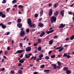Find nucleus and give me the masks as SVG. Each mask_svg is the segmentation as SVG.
<instances>
[{
    "label": "nucleus",
    "instance_id": "nucleus-1",
    "mask_svg": "<svg viewBox=\"0 0 74 74\" xmlns=\"http://www.w3.org/2000/svg\"><path fill=\"white\" fill-rule=\"evenodd\" d=\"M51 23H53V22L56 21V17L55 16H52L51 18Z\"/></svg>",
    "mask_w": 74,
    "mask_h": 74
},
{
    "label": "nucleus",
    "instance_id": "nucleus-2",
    "mask_svg": "<svg viewBox=\"0 0 74 74\" xmlns=\"http://www.w3.org/2000/svg\"><path fill=\"white\" fill-rule=\"evenodd\" d=\"M56 50H58V49H59L58 51H59L60 52H62V51L64 49V48L62 47H59L56 48Z\"/></svg>",
    "mask_w": 74,
    "mask_h": 74
},
{
    "label": "nucleus",
    "instance_id": "nucleus-3",
    "mask_svg": "<svg viewBox=\"0 0 74 74\" xmlns=\"http://www.w3.org/2000/svg\"><path fill=\"white\" fill-rule=\"evenodd\" d=\"M25 31H21L20 33V36L22 37H23V36H25Z\"/></svg>",
    "mask_w": 74,
    "mask_h": 74
},
{
    "label": "nucleus",
    "instance_id": "nucleus-4",
    "mask_svg": "<svg viewBox=\"0 0 74 74\" xmlns=\"http://www.w3.org/2000/svg\"><path fill=\"white\" fill-rule=\"evenodd\" d=\"M65 26L66 24H63V23L61 24L60 26L59 27V29H62L63 28V27H64Z\"/></svg>",
    "mask_w": 74,
    "mask_h": 74
},
{
    "label": "nucleus",
    "instance_id": "nucleus-5",
    "mask_svg": "<svg viewBox=\"0 0 74 74\" xmlns=\"http://www.w3.org/2000/svg\"><path fill=\"white\" fill-rule=\"evenodd\" d=\"M0 26H1L2 29H5L6 27V25H4V24H3V23H0Z\"/></svg>",
    "mask_w": 74,
    "mask_h": 74
},
{
    "label": "nucleus",
    "instance_id": "nucleus-6",
    "mask_svg": "<svg viewBox=\"0 0 74 74\" xmlns=\"http://www.w3.org/2000/svg\"><path fill=\"white\" fill-rule=\"evenodd\" d=\"M44 26V24L42 23H39L38 25V26L39 27L42 28Z\"/></svg>",
    "mask_w": 74,
    "mask_h": 74
},
{
    "label": "nucleus",
    "instance_id": "nucleus-7",
    "mask_svg": "<svg viewBox=\"0 0 74 74\" xmlns=\"http://www.w3.org/2000/svg\"><path fill=\"white\" fill-rule=\"evenodd\" d=\"M25 60H26V59L25 58H23L22 59H21L19 61V63H24V61H25Z\"/></svg>",
    "mask_w": 74,
    "mask_h": 74
},
{
    "label": "nucleus",
    "instance_id": "nucleus-8",
    "mask_svg": "<svg viewBox=\"0 0 74 74\" xmlns=\"http://www.w3.org/2000/svg\"><path fill=\"white\" fill-rule=\"evenodd\" d=\"M27 23L28 25H31L32 24V21L30 18H28L27 21Z\"/></svg>",
    "mask_w": 74,
    "mask_h": 74
},
{
    "label": "nucleus",
    "instance_id": "nucleus-9",
    "mask_svg": "<svg viewBox=\"0 0 74 74\" xmlns=\"http://www.w3.org/2000/svg\"><path fill=\"white\" fill-rule=\"evenodd\" d=\"M25 51L26 52H29L31 51V47H28L26 48Z\"/></svg>",
    "mask_w": 74,
    "mask_h": 74
},
{
    "label": "nucleus",
    "instance_id": "nucleus-10",
    "mask_svg": "<svg viewBox=\"0 0 74 74\" xmlns=\"http://www.w3.org/2000/svg\"><path fill=\"white\" fill-rule=\"evenodd\" d=\"M52 10L51 9H50L49 13V16H52Z\"/></svg>",
    "mask_w": 74,
    "mask_h": 74
},
{
    "label": "nucleus",
    "instance_id": "nucleus-11",
    "mask_svg": "<svg viewBox=\"0 0 74 74\" xmlns=\"http://www.w3.org/2000/svg\"><path fill=\"white\" fill-rule=\"evenodd\" d=\"M64 10H63L62 11H61L60 15H62V17H64Z\"/></svg>",
    "mask_w": 74,
    "mask_h": 74
},
{
    "label": "nucleus",
    "instance_id": "nucleus-12",
    "mask_svg": "<svg viewBox=\"0 0 74 74\" xmlns=\"http://www.w3.org/2000/svg\"><path fill=\"white\" fill-rule=\"evenodd\" d=\"M17 53H22V52H25V50L24 49L21 50H18L17 51Z\"/></svg>",
    "mask_w": 74,
    "mask_h": 74
},
{
    "label": "nucleus",
    "instance_id": "nucleus-13",
    "mask_svg": "<svg viewBox=\"0 0 74 74\" xmlns=\"http://www.w3.org/2000/svg\"><path fill=\"white\" fill-rule=\"evenodd\" d=\"M17 25L18 28H21L22 26V24H21V23H18Z\"/></svg>",
    "mask_w": 74,
    "mask_h": 74
},
{
    "label": "nucleus",
    "instance_id": "nucleus-14",
    "mask_svg": "<svg viewBox=\"0 0 74 74\" xmlns=\"http://www.w3.org/2000/svg\"><path fill=\"white\" fill-rule=\"evenodd\" d=\"M45 32H42L41 34V35H40L39 36L40 37H42L45 34Z\"/></svg>",
    "mask_w": 74,
    "mask_h": 74
},
{
    "label": "nucleus",
    "instance_id": "nucleus-15",
    "mask_svg": "<svg viewBox=\"0 0 74 74\" xmlns=\"http://www.w3.org/2000/svg\"><path fill=\"white\" fill-rule=\"evenodd\" d=\"M71 73V71H70V70H67L66 71V73H67V74H70Z\"/></svg>",
    "mask_w": 74,
    "mask_h": 74
},
{
    "label": "nucleus",
    "instance_id": "nucleus-16",
    "mask_svg": "<svg viewBox=\"0 0 74 74\" xmlns=\"http://www.w3.org/2000/svg\"><path fill=\"white\" fill-rule=\"evenodd\" d=\"M43 56L44 55H43V54H42L39 55V58L40 60H42V58H43Z\"/></svg>",
    "mask_w": 74,
    "mask_h": 74
},
{
    "label": "nucleus",
    "instance_id": "nucleus-17",
    "mask_svg": "<svg viewBox=\"0 0 74 74\" xmlns=\"http://www.w3.org/2000/svg\"><path fill=\"white\" fill-rule=\"evenodd\" d=\"M18 73L19 74H22L23 73V71L21 70H19L18 71Z\"/></svg>",
    "mask_w": 74,
    "mask_h": 74
},
{
    "label": "nucleus",
    "instance_id": "nucleus-18",
    "mask_svg": "<svg viewBox=\"0 0 74 74\" xmlns=\"http://www.w3.org/2000/svg\"><path fill=\"white\" fill-rule=\"evenodd\" d=\"M38 43H41V41H42V40H41V39L40 38H39L38 40Z\"/></svg>",
    "mask_w": 74,
    "mask_h": 74
},
{
    "label": "nucleus",
    "instance_id": "nucleus-19",
    "mask_svg": "<svg viewBox=\"0 0 74 74\" xmlns=\"http://www.w3.org/2000/svg\"><path fill=\"white\" fill-rule=\"evenodd\" d=\"M53 42V40H50V41L49 42V44L50 45H51L52 44Z\"/></svg>",
    "mask_w": 74,
    "mask_h": 74
},
{
    "label": "nucleus",
    "instance_id": "nucleus-20",
    "mask_svg": "<svg viewBox=\"0 0 74 74\" xmlns=\"http://www.w3.org/2000/svg\"><path fill=\"white\" fill-rule=\"evenodd\" d=\"M21 21H22V19H21L18 18L17 21L18 23H20Z\"/></svg>",
    "mask_w": 74,
    "mask_h": 74
},
{
    "label": "nucleus",
    "instance_id": "nucleus-21",
    "mask_svg": "<svg viewBox=\"0 0 74 74\" xmlns=\"http://www.w3.org/2000/svg\"><path fill=\"white\" fill-rule=\"evenodd\" d=\"M69 69H68V68L67 67H64L63 68V70H64V71H67Z\"/></svg>",
    "mask_w": 74,
    "mask_h": 74
},
{
    "label": "nucleus",
    "instance_id": "nucleus-22",
    "mask_svg": "<svg viewBox=\"0 0 74 74\" xmlns=\"http://www.w3.org/2000/svg\"><path fill=\"white\" fill-rule=\"evenodd\" d=\"M58 11H56V12H55L54 13V15L55 16H57V15L58 14Z\"/></svg>",
    "mask_w": 74,
    "mask_h": 74
},
{
    "label": "nucleus",
    "instance_id": "nucleus-23",
    "mask_svg": "<svg viewBox=\"0 0 74 74\" xmlns=\"http://www.w3.org/2000/svg\"><path fill=\"white\" fill-rule=\"evenodd\" d=\"M25 58H29L30 57V56L27 55V54H25Z\"/></svg>",
    "mask_w": 74,
    "mask_h": 74
},
{
    "label": "nucleus",
    "instance_id": "nucleus-24",
    "mask_svg": "<svg viewBox=\"0 0 74 74\" xmlns=\"http://www.w3.org/2000/svg\"><path fill=\"white\" fill-rule=\"evenodd\" d=\"M53 66H54V70H55V69H57V65L56 64H54Z\"/></svg>",
    "mask_w": 74,
    "mask_h": 74
},
{
    "label": "nucleus",
    "instance_id": "nucleus-25",
    "mask_svg": "<svg viewBox=\"0 0 74 74\" xmlns=\"http://www.w3.org/2000/svg\"><path fill=\"white\" fill-rule=\"evenodd\" d=\"M74 38V35H73L72 36L71 38H70V39L71 40H73Z\"/></svg>",
    "mask_w": 74,
    "mask_h": 74
},
{
    "label": "nucleus",
    "instance_id": "nucleus-26",
    "mask_svg": "<svg viewBox=\"0 0 74 74\" xmlns=\"http://www.w3.org/2000/svg\"><path fill=\"white\" fill-rule=\"evenodd\" d=\"M41 49H42L41 47L40 46L38 48V51H41Z\"/></svg>",
    "mask_w": 74,
    "mask_h": 74
},
{
    "label": "nucleus",
    "instance_id": "nucleus-27",
    "mask_svg": "<svg viewBox=\"0 0 74 74\" xmlns=\"http://www.w3.org/2000/svg\"><path fill=\"white\" fill-rule=\"evenodd\" d=\"M16 1H17L16 0H13V1H12V3L13 4H15V3H16Z\"/></svg>",
    "mask_w": 74,
    "mask_h": 74
},
{
    "label": "nucleus",
    "instance_id": "nucleus-28",
    "mask_svg": "<svg viewBox=\"0 0 74 74\" xmlns=\"http://www.w3.org/2000/svg\"><path fill=\"white\" fill-rule=\"evenodd\" d=\"M1 16L2 17V18H5V14H3L2 15V16Z\"/></svg>",
    "mask_w": 74,
    "mask_h": 74
},
{
    "label": "nucleus",
    "instance_id": "nucleus-29",
    "mask_svg": "<svg viewBox=\"0 0 74 74\" xmlns=\"http://www.w3.org/2000/svg\"><path fill=\"white\" fill-rule=\"evenodd\" d=\"M51 58H55V54H54L51 56Z\"/></svg>",
    "mask_w": 74,
    "mask_h": 74
},
{
    "label": "nucleus",
    "instance_id": "nucleus-30",
    "mask_svg": "<svg viewBox=\"0 0 74 74\" xmlns=\"http://www.w3.org/2000/svg\"><path fill=\"white\" fill-rule=\"evenodd\" d=\"M44 72L45 73L47 72H49V69H45L44 70Z\"/></svg>",
    "mask_w": 74,
    "mask_h": 74
},
{
    "label": "nucleus",
    "instance_id": "nucleus-31",
    "mask_svg": "<svg viewBox=\"0 0 74 74\" xmlns=\"http://www.w3.org/2000/svg\"><path fill=\"white\" fill-rule=\"evenodd\" d=\"M57 63H58V66H60L62 64L60 61H57Z\"/></svg>",
    "mask_w": 74,
    "mask_h": 74
},
{
    "label": "nucleus",
    "instance_id": "nucleus-32",
    "mask_svg": "<svg viewBox=\"0 0 74 74\" xmlns=\"http://www.w3.org/2000/svg\"><path fill=\"white\" fill-rule=\"evenodd\" d=\"M18 8H22V7H23V6L22 5H19L18 6Z\"/></svg>",
    "mask_w": 74,
    "mask_h": 74
},
{
    "label": "nucleus",
    "instance_id": "nucleus-33",
    "mask_svg": "<svg viewBox=\"0 0 74 74\" xmlns=\"http://www.w3.org/2000/svg\"><path fill=\"white\" fill-rule=\"evenodd\" d=\"M8 53V51H5V52H4L5 55H7Z\"/></svg>",
    "mask_w": 74,
    "mask_h": 74
},
{
    "label": "nucleus",
    "instance_id": "nucleus-34",
    "mask_svg": "<svg viewBox=\"0 0 74 74\" xmlns=\"http://www.w3.org/2000/svg\"><path fill=\"white\" fill-rule=\"evenodd\" d=\"M26 32L27 33H29V32H30V29H29L28 28L26 30Z\"/></svg>",
    "mask_w": 74,
    "mask_h": 74
},
{
    "label": "nucleus",
    "instance_id": "nucleus-35",
    "mask_svg": "<svg viewBox=\"0 0 74 74\" xmlns=\"http://www.w3.org/2000/svg\"><path fill=\"white\" fill-rule=\"evenodd\" d=\"M67 56V53H64V55H63L62 56L64 57L65 56V57H66Z\"/></svg>",
    "mask_w": 74,
    "mask_h": 74
},
{
    "label": "nucleus",
    "instance_id": "nucleus-36",
    "mask_svg": "<svg viewBox=\"0 0 74 74\" xmlns=\"http://www.w3.org/2000/svg\"><path fill=\"white\" fill-rule=\"evenodd\" d=\"M38 45V43H34V47H36Z\"/></svg>",
    "mask_w": 74,
    "mask_h": 74
},
{
    "label": "nucleus",
    "instance_id": "nucleus-37",
    "mask_svg": "<svg viewBox=\"0 0 74 74\" xmlns=\"http://www.w3.org/2000/svg\"><path fill=\"white\" fill-rule=\"evenodd\" d=\"M40 14L41 16H42V15L43 14V10H42L40 11Z\"/></svg>",
    "mask_w": 74,
    "mask_h": 74
},
{
    "label": "nucleus",
    "instance_id": "nucleus-38",
    "mask_svg": "<svg viewBox=\"0 0 74 74\" xmlns=\"http://www.w3.org/2000/svg\"><path fill=\"white\" fill-rule=\"evenodd\" d=\"M40 67L41 68H44V67H45V65L43 64V65H41L40 66Z\"/></svg>",
    "mask_w": 74,
    "mask_h": 74
},
{
    "label": "nucleus",
    "instance_id": "nucleus-39",
    "mask_svg": "<svg viewBox=\"0 0 74 74\" xmlns=\"http://www.w3.org/2000/svg\"><path fill=\"white\" fill-rule=\"evenodd\" d=\"M68 14L69 15H73V13L72 12H69Z\"/></svg>",
    "mask_w": 74,
    "mask_h": 74
},
{
    "label": "nucleus",
    "instance_id": "nucleus-40",
    "mask_svg": "<svg viewBox=\"0 0 74 74\" xmlns=\"http://www.w3.org/2000/svg\"><path fill=\"white\" fill-rule=\"evenodd\" d=\"M38 14H35L34 15V16L35 17V18H37V17H38Z\"/></svg>",
    "mask_w": 74,
    "mask_h": 74
},
{
    "label": "nucleus",
    "instance_id": "nucleus-41",
    "mask_svg": "<svg viewBox=\"0 0 74 74\" xmlns=\"http://www.w3.org/2000/svg\"><path fill=\"white\" fill-rule=\"evenodd\" d=\"M45 58L46 59L48 60V59H49V57H48V56H45Z\"/></svg>",
    "mask_w": 74,
    "mask_h": 74
},
{
    "label": "nucleus",
    "instance_id": "nucleus-42",
    "mask_svg": "<svg viewBox=\"0 0 74 74\" xmlns=\"http://www.w3.org/2000/svg\"><path fill=\"white\" fill-rule=\"evenodd\" d=\"M23 30H24V28H23V27H21V32H24V31H23Z\"/></svg>",
    "mask_w": 74,
    "mask_h": 74
},
{
    "label": "nucleus",
    "instance_id": "nucleus-43",
    "mask_svg": "<svg viewBox=\"0 0 74 74\" xmlns=\"http://www.w3.org/2000/svg\"><path fill=\"white\" fill-rule=\"evenodd\" d=\"M10 8H8L6 9V11L8 12H9V11L10 10Z\"/></svg>",
    "mask_w": 74,
    "mask_h": 74
},
{
    "label": "nucleus",
    "instance_id": "nucleus-44",
    "mask_svg": "<svg viewBox=\"0 0 74 74\" xmlns=\"http://www.w3.org/2000/svg\"><path fill=\"white\" fill-rule=\"evenodd\" d=\"M58 3H56V4H55L53 7L55 8H56V5H57V4H58Z\"/></svg>",
    "mask_w": 74,
    "mask_h": 74
},
{
    "label": "nucleus",
    "instance_id": "nucleus-45",
    "mask_svg": "<svg viewBox=\"0 0 74 74\" xmlns=\"http://www.w3.org/2000/svg\"><path fill=\"white\" fill-rule=\"evenodd\" d=\"M6 3V1H5V0H3L2 1V3L3 4H5Z\"/></svg>",
    "mask_w": 74,
    "mask_h": 74
},
{
    "label": "nucleus",
    "instance_id": "nucleus-46",
    "mask_svg": "<svg viewBox=\"0 0 74 74\" xmlns=\"http://www.w3.org/2000/svg\"><path fill=\"white\" fill-rule=\"evenodd\" d=\"M66 57H67V58H68V59H69V58H71V56L69 55H67Z\"/></svg>",
    "mask_w": 74,
    "mask_h": 74
},
{
    "label": "nucleus",
    "instance_id": "nucleus-47",
    "mask_svg": "<svg viewBox=\"0 0 74 74\" xmlns=\"http://www.w3.org/2000/svg\"><path fill=\"white\" fill-rule=\"evenodd\" d=\"M5 70V68H3L1 69V71H4Z\"/></svg>",
    "mask_w": 74,
    "mask_h": 74
},
{
    "label": "nucleus",
    "instance_id": "nucleus-48",
    "mask_svg": "<svg viewBox=\"0 0 74 74\" xmlns=\"http://www.w3.org/2000/svg\"><path fill=\"white\" fill-rule=\"evenodd\" d=\"M62 55L60 54V55H58L57 56V57H58V58H60V57H62Z\"/></svg>",
    "mask_w": 74,
    "mask_h": 74
},
{
    "label": "nucleus",
    "instance_id": "nucleus-49",
    "mask_svg": "<svg viewBox=\"0 0 74 74\" xmlns=\"http://www.w3.org/2000/svg\"><path fill=\"white\" fill-rule=\"evenodd\" d=\"M36 26V24H34L32 25V27H34L35 28Z\"/></svg>",
    "mask_w": 74,
    "mask_h": 74
},
{
    "label": "nucleus",
    "instance_id": "nucleus-50",
    "mask_svg": "<svg viewBox=\"0 0 74 74\" xmlns=\"http://www.w3.org/2000/svg\"><path fill=\"white\" fill-rule=\"evenodd\" d=\"M22 43H20L19 44V45L20 46V47H23V45H22Z\"/></svg>",
    "mask_w": 74,
    "mask_h": 74
},
{
    "label": "nucleus",
    "instance_id": "nucleus-51",
    "mask_svg": "<svg viewBox=\"0 0 74 74\" xmlns=\"http://www.w3.org/2000/svg\"><path fill=\"white\" fill-rule=\"evenodd\" d=\"M52 52V50L49 51L48 53L49 55H50V54H51V53Z\"/></svg>",
    "mask_w": 74,
    "mask_h": 74
},
{
    "label": "nucleus",
    "instance_id": "nucleus-52",
    "mask_svg": "<svg viewBox=\"0 0 74 74\" xmlns=\"http://www.w3.org/2000/svg\"><path fill=\"white\" fill-rule=\"evenodd\" d=\"M40 60V58H37V59L36 60V62H39V60Z\"/></svg>",
    "mask_w": 74,
    "mask_h": 74
},
{
    "label": "nucleus",
    "instance_id": "nucleus-53",
    "mask_svg": "<svg viewBox=\"0 0 74 74\" xmlns=\"http://www.w3.org/2000/svg\"><path fill=\"white\" fill-rule=\"evenodd\" d=\"M11 74H14V73H15V72H14V71H11Z\"/></svg>",
    "mask_w": 74,
    "mask_h": 74
},
{
    "label": "nucleus",
    "instance_id": "nucleus-54",
    "mask_svg": "<svg viewBox=\"0 0 74 74\" xmlns=\"http://www.w3.org/2000/svg\"><path fill=\"white\" fill-rule=\"evenodd\" d=\"M18 7V5L16 4H15L14 6L13 7L16 8Z\"/></svg>",
    "mask_w": 74,
    "mask_h": 74
},
{
    "label": "nucleus",
    "instance_id": "nucleus-55",
    "mask_svg": "<svg viewBox=\"0 0 74 74\" xmlns=\"http://www.w3.org/2000/svg\"><path fill=\"white\" fill-rule=\"evenodd\" d=\"M53 38H55V39H56V38H58V36H54V37H53Z\"/></svg>",
    "mask_w": 74,
    "mask_h": 74
},
{
    "label": "nucleus",
    "instance_id": "nucleus-56",
    "mask_svg": "<svg viewBox=\"0 0 74 74\" xmlns=\"http://www.w3.org/2000/svg\"><path fill=\"white\" fill-rule=\"evenodd\" d=\"M53 31H54V30L53 29L51 30V31H50L49 32H50V33H52L53 32Z\"/></svg>",
    "mask_w": 74,
    "mask_h": 74
},
{
    "label": "nucleus",
    "instance_id": "nucleus-57",
    "mask_svg": "<svg viewBox=\"0 0 74 74\" xmlns=\"http://www.w3.org/2000/svg\"><path fill=\"white\" fill-rule=\"evenodd\" d=\"M59 68L58 69H60V66H57V69Z\"/></svg>",
    "mask_w": 74,
    "mask_h": 74
},
{
    "label": "nucleus",
    "instance_id": "nucleus-58",
    "mask_svg": "<svg viewBox=\"0 0 74 74\" xmlns=\"http://www.w3.org/2000/svg\"><path fill=\"white\" fill-rule=\"evenodd\" d=\"M46 33H47V34H49V33H50V32L49 31H46Z\"/></svg>",
    "mask_w": 74,
    "mask_h": 74
},
{
    "label": "nucleus",
    "instance_id": "nucleus-59",
    "mask_svg": "<svg viewBox=\"0 0 74 74\" xmlns=\"http://www.w3.org/2000/svg\"><path fill=\"white\" fill-rule=\"evenodd\" d=\"M3 14V12H0V16H2Z\"/></svg>",
    "mask_w": 74,
    "mask_h": 74
},
{
    "label": "nucleus",
    "instance_id": "nucleus-60",
    "mask_svg": "<svg viewBox=\"0 0 74 74\" xmlns=\"http://www.w3.org/2000/svg\"><path fill=\"white\" fill-rule=\"evenodd\" d=\"M36 31V29H33L32 30H31V32H35Z\"/></svg>",
    "mask_w": 74,
    "mask_h": 74
},
{
    "label": "nucleus",
    "instance_id": "nucleus-61",
    "mask_svg": "<svg viewBox=\"0 0 74 74\" xmlns=\"http://www.w3.org/2000/svg\"><path fill=\"white\" fill-rule=\"evenodd\" d=\"M10 49H11V48H10V47L8 46V47L7 49H8V51H9V50H10Z\"/></svg>",
    "mask_w": 74,
    "mask_h": 74
},
{
    "label": "nucleus",
    "instance_id": "nucleus-62",
    "mask_svg": "<svg viewBox=\"0 0 74 74\" xmlns=\"http://www.w3.org/2000/svg\"><path fill=\"white\" fill-rule=\"evenodd\" d=\"M36 59H37V57H34V60H36Z\"/></svg>",
    "mask_w": 74,
    "mask_h": 74
},
{
    "label": "nucleus",
    "instance_id": "nucleus-63",
    "mask_svg": "<svg viewBox=\"0 0 74 74\" xmlns=\"http://www.w3.org/2000/svg\"><path fill=\"white\" fill-rule=\"evenodd\" d=\"M74 5V3H73L72 5H70L71 7H72Z\"/></svg>",
    "mask_w": 74,
    "mask_h": 74
},
{
    "label": "nucleus",
    "instance_id": "nucleus-64",
    "mask_svg": "<svg viewBox=\"0 0 74 74\" xmlns=\"http://www.w3.org/2000/svg\"><path fill=\"white\" fill-rule=\"evenodd\" d=\"M38 74V73H37V72H35L34 73V74Z\"/></svg>",
    "mask_w": 74,
    "mask_h": 74
}]
</instances>
